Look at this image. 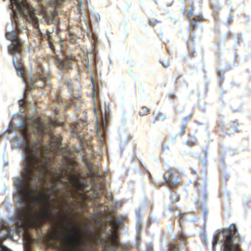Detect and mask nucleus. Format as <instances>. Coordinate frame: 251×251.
Listing matches in <instances>:
<instances>
[{
  "label": "nucleus",
  "instance_id": "nucleus-1",
  "mask_svg": "<svg viewBox=\"0 0 251 251\" xmlns=\"http://www.w3.org/2000/svg\"><path fill=\"white\" fill-rule=\"evenodd\" d=\"M19 125L23 136L21 147L24 154L22 156V177L16 178L14 182L15 190L13 196L16 199V216L21 221L32 208H40L47 202L45 190L31 181L42 183L45 172L48 173L49 170L47 164L40 163L41 146L38 136L45 133L44 125L36 121H33L30 125L28 122L21 121Z\"/></svg>",
  "mask_w": 251,
  "mask_h": 251
},
{
  "label": "nucleus",
  "instance_id": "nucleus-2",
  "mask_svg": "<svg viewBox=\"0 0 251 251\" xmlns=\"http://www.w3.org/2000/svg\"><path fill=\"white\" fill-rule=\"evenodd\" d=\"M34 6H31L26 0H10V8L12 11V19L10 23L6 26V37L11 42L8 47V50L14 56L19 53L22 50L21 40L18 32L22 31L25 26L24 21L32 25L40 30L39 22L41 16L43 21L47 24L56 25L57 20L55 17L60 11V6L65 0H34ZM77 13L85 11L83 8V0H76Z\"/></svg>",
  "mask_w": 251,
  "mask_h": 251
},
{
  "label": "nucleus",
  "instance_id": "nucleus-3",
  "mask_svg": "<svg viewBox=\"0 0 251 251\" xmlns=\"http://www.w3.org/2000/svg\"><path fill=\"white\" fill-rule=\"evenodd\" d=\"M244 238L241 237L234 224L228 228L218 230L213 235L212 250L215 251L218 243L221 247L220 251H241V244Z\"/></svg>",
  "mask_w": 251,
  "mask_h": 251
},
{
  "label": "nucleus",
  "instance_id": "nucleus-4",
  "mask_svg": "<svg viewBox=\"0 0 251 251\" xmlns=\"http://www.w3.org/2000/svg\"><path fill=\"white\" fill-rule=\"evenodd\" d=\"M93 96L94 103V112L96 119L97 136L100 141V144L101 145L106 138V133L107 131V123L110 116L109 104L108 102H104V108L103 109L100 108L101 117L99 118L98 110L96 107L95 100H94V93H93Z\"/></svg>",
  "mask_w": 251,
  "mask_h": 251
},
{
  "label": "nucleus",
  "instance_id": "nucleus-5",
  "mask_svg": "<svg viewBox=\"0 0 251 251\" xmlns=\"http://www.w3.org/2000/svg\"><path fill=\"white\" fill-rule=\"evenodd\" d=\"M13 64L15 68L17 71L18 75L22 78L25 84L30 89L34 87L35 80L32 75H26L23 69L21 63H20V65L16 64L15 63V59L13 58Z\"/></svg>",
  "mask_w": 251,
  "mask_h": 251
},
{
  "label": "nucleus",
  "instance_id": "nucleus-6",
  "mask_svg": "<svg viewBox=\"0 0 251 251\" xmlns=\"http://www.w3.org/2000/svg\"><path fill=\"white\" fill-rule=\"evenodd\" d=\"M67 84L71 96V102L75 103V106L76 108H77L78 106V108H79V104L81 103V92L77 88L75 89L71 82L67 81Z\"/></svg>",
  "mask_w": 251,
  "mask_h": 251
},
{
  "label": "nucleus",
  "instance_id": "nucleus-7",
  "mask_svg": "<svg viewBox=\"0 0 251 251\" xmlns=\"http://www.w3.org/2000/svg\"><path fill=\"white\" fill-rule=\"evenodd\" d=\"M71 230H72V234H74V233H76V239H74L73 235H71L70 236V237H69V241L71 244V250L73 251H81L79 248H78V244H79V242L78 241V239L79 238V233H78V231L77 229H76L75 228H71Z\"/></svg>",
  "mask_w": 251,
  "mask_h": 251
},
{
  "label": "nucleus",
  "instance_id": "nucleus-8",
  "mask_svg": "<svg viewBox=\"0 0 251 251\" xmlns=\"http://www.w3.org/2000/svg\"><path fill=\"white\" fill-rule=\"evenodd\" d=\"M66 59L68 62H66L65 61L62 59H58L57 60L58 68L59 70L61 71L64 69L66 70H69L71 68V67L69 63V61L74 60H76L75 57L73 54H68L66 55Z\"/></svg>",
  "mask_w": 251,
  "mask_h": 251
},
{
  "label": "nucleus",
  "instance_id": "nucleus-9",
  "mask_svg": "<svg viewBox=\"0 0 251 251\" xmlns=\"http://www.w3.org/2000/svg\"><path fill=\"white\" fill-rule=\"evenodd\" d=\"M164 180L169 187H175L179 183L180 181L178 178H176L174 180H171L168 176H164Z\"/></svg>",
  "mask_w": 251,
  "mask_h": 251
},
{
  "label": "nucleus",
  "instance_id": "nucleus-10",
  "mask_svg": "<svg viewBox=\"0 0 251 251\" xmlns=\"http://www.w3.org/2000/svg\"><path fill=\"white\" fill-rule=\"evenodd\" d=\"M110 240L111 249L114 251L115 249L119 247V243L116 235L114 234L112 237H110Z\"/></svg>",
  "mask_w": 251,
  "mask_h": 251
},
{
  "label": "nucleus",
  "instance_id": "nucleus-11",
  "mask_svg": "<svg viewBox=\"0 0 251 251\" xmlns=\"http://www.w3.org/2000/svg\"><path fill=\"white\" fill-rule=\"evenodd\" d=\"M38 78L43 82L47 83V81L50 77V75L45 73H39L37 75Z\"/></svg>",
  "mask_w": 251,
  "mask_h": 251
},
{
  "label": "nucleus",
  "instance_id": "nucleus-12",
  "mask_svg": "<svg viewBox=\"0 0 251 251\" xmlns=\"http://www.w3.org/2000/svg\"><path fill=\"white\" fill-rule=\"evenodd\" d=\"M87 166L89 170V174L92 176H96L98 175V172L97 169L94 168V165L90 162L87 163Z\"/></svg>",
  "mask_w": 251,
  "mask_h": 251
},
{
  "label": "nucleus",
  "instance_id": "nucleus-13",
  "mask_svg": "<svg viewBox=\"0 0 251 251\" xmlns=\"http://www.w3.org/2000/svg\"><path fill=\"white\" fill-rule=\"evenodd\" d=\"M93 57H89V55L88 54H86V55H84V58H83V63L87 67H88L89 65V63H93Z\"/></svg>",
  "mask_w": 251,
  "mask_h": 251
},
{
  "label": "nucleus",
  "instance_id": "nucleus-14",
  "mask_svg": "<svg viewBox=\"0 0 251 251\" xmlns=\"http://www.w3.org/2000/svg\"><path fill=\"white\" fill-rule=\"evenodd\" d=\"M131 137L129 134H127L126 133H124L122 135H121V142L123 143L124 144H126L130 140H131Z\"/></svg>",
  "mask_w": 251,
  "mask_h": 251
},
{
  "label": "nucleus",
  "instance_id": "nucleus-15",
  "mask_svg": "<svg viewBox=\"0 0 251 251\" xmlns=\"http://www.w3.org/2000/svg\"><path fill=\"white\" fill-rule=\"evenodd\" d=\"M187 120V119H185V120L184 121V122H183L182 124V126H181V129L180 130V131L179 132V133H178V135H182L184 132H185V124L186 123V121Z\"/></svg>",
  "mask_w": 251,
  "mask_h": 251
},
{
  "label": "nucleus",
  "instance_id": "nucleus-16",
  "mask_svg": "<svg viewBox=\"0 0 251 251\" xmlns=\"http://www.w3.org/2000/svg\"><path fill=\"white\" fill-rule=\"evenodd\" d=\"M180 198L178 195L176 193H172L171 196V200L174 202H176L179 201Z\"/></svg>",
  "mask_w": 251,
  "mask_h": 251
},
{
  "label": "nucleus",
  "instance_id": "nucleus-17",
  "mask_svg": "<svg viewBox=\"0 0 251 251\" xmlns=\"http://www.w3.org/2000/svg\"><path fill=\"white\" fill-rule=\"evenodd\" d=\"M193 20V25H192V27L194 28L195 26L197 24V20H201V17L200 16H198L194 18Z\"/></svg>",
  "mask_w": 251,
  "mask_h": 251
},
{
  "label": "nucleus",
  "instance_id": "nucleus-18",
  "mask_svg": "<svg viewBox=\"0 0 251 251\" xmlns=\"http://www.w3.org/2000/svg\"><path fill=\"white\" fill-rule=\"evenodd\" d=\"M74 185H75L76 187L79 188V187H82L83 185H84V183H82V182H79L78 181H76L75 182Z\"/></svg>",
  "mask_w": 251,
  "mask_h": 251
},
{
  "label": "nucleus",
  "instance_id": "nucleus-19",
  "mask_svg": "<svg viewBox=\"0 0 251 251\" xmlns=\"http://www.w3.org/2000/svg\"><path fill=\"white\" fill-rule=\"evenodd\" d=\"M222 71H218V72H217L218 75L219 77V82L220 84H221V83L223 80V78L222 77Z\"/></svg>",
  "mask_w": 251,
  "mask_h": 251
},
{
  "label": "nucleus",
  "instance_id": "nucleus-20",
  "mask_svg": "<svg viewBox=\"0 0 251 251\" xmlns=\"http://www.w3.org/2000/svg\"><path fill=\"white\" fill-rule=\"evenodd\" d=\"M170 248L171 251H177L178 249L177 246L174 244L171 245Z\"/></svg>",
  "mask_w": 251,
  "mask_h": 251
},
{
  "label": "nucleus",
  "instance_id": "nucleus-21",
  "mask_svg": "<svg viewBox=\"0 0 251 251\" xmlns=\"http://www.w3.org/2000/svg\"><path fill=\"white\" fill-rule=\"evenodd\" d=\"M94 14H95V19L97 21V22L98 23L100 22V16L99 15L98 13H97L96 12H95Z\"/></svg>",
  "mask_w": 251,
  "mask_h": 251
},
{
  "label": "nucleus",
  "instance_id": "nucleus-22",
  "mask_svg": "<svg viewBox=\"0 0 251 251\" xmlns=\"http://www.w3.org/2000/svg\"><path fill=\"white\" fill-rule=\"evenodd\" d=\"M149 110L146 107H144L143 108L142 111L140 112V114L141 115H144L145 113L148 112Z\"/></svg>",
  "mask_w": 251,
  "mask_h": 251
},
{
  "label": "nucleus",
  "instance_id": "nucleus-23",
  "mask_svg": "<svg viewBox=\"0 0 251 251\" xmlns=\"http://www.w3.org/2000/svg\"><path fill=\"white\" fill-rule=\"evenodd\" d=\"M194 142H195V141H186L185 142L184 144L189 147H192L193 145V144Z\"/></svg>",
  "mask_w": 251,
  "mask_h": 251
},
{
  "label": "nucleus",
  "instance_id": "nucleus-24",
  "mask_svg": "<svg viewBox=\"0 0 251 251\" xmlns=\"http://www.w3.org/2000/svg\"><path fill=\"white\" fill-rule=\"evenodd\" d=\"M201 210L202 212L203 213V216L204 217H205V214L206 213V209L205 208H202V207H200Z\"/></svg>",
  "mask_w": 251,
  "mask_h": 251
},
{
  "label": "nucleus",
  "instance_id": "nucleus-25",
  "mask_svg": "<svg viewBox=\"0 0 251 251\" xmlns=\"http://www.w3.org/2000/svg\"><path fill=\"white\" fill-rule=\"evenodd\" d=\"M141 226V221H140V220H138L137 221V223H136V228L137 229H139L140 228V227Z\"/></svg>",
  "mask_w": 251,
  "mask_h": 251
},
{
  "label": "nucleus",
  "instance_id": "nucleus-26",
  "mask_svg": "<svg viewBox=\"0 0 251 251\" xmlns=\"http://www.w3.org/2000/svg\"><path fill=\"white\" fill-rule=\"evenodd\" d=\"M52 191L55 192L57 191V188L56 187V185L54 182H52Z\"/></svg>",
  "mask_w": 251,
  "mask_h": 251
},
{
  "label": "nucleus",
  "instance_id": "nucleus-27",
  "mask_svg": "<svg viewBox=\"0 0 251 251\" xmlns=\"http://www.w3.org/2000/svg\"><path fill=\"white\" fill-rule=\"evenodd\" d=\"M194 9L193 8H191V9L189 10V11L188 12L187 15L189 17H191L192 16V11H193Z\"/></svg>",
  "mask_w": 251,
  "mask_h": 251
},
{
  "label": "nucleus",
  "instance_id": "nucleus-28",
  "mask_svg": "<svg viewBox=\"0 0 251 251\" xmlns=\"http://www.w3.org/2000/svg\"><path fill=\"white\" fill-rule=\"evenodd\" d=\"M24 103H25V101L24 100H21L19 101V104L21 105L23 107L25 106V104Z\"/></svg>",
  "mask_w": 251,
  "mask_h": 251
},
{
  "label": "nucleus",
  "instance_id": "nucleus-29",
  "mask_svg": "<svg viewBox=\"0 0 251 251\" xmlns=\"http://www.w3.org/2000/svg\"><path fill=\"white\" fill-rule=\"evenodd\" d=\"M73 131V136H78V137H79L80 136V135H77L76 132L77 131L75 129H74Z\"/></svg>",
  "mask_w": 251,
  "mask_h": 251
},
{
  "label": "nucleus",
  "instance_id": "nucleus-30",
  "mask_svg": "<svg viewBox=\"0 0 251 251\" xmlns=\"http://www.w3.org/2000/svg\"><path fill=\"white\" fill-rule=\"evenodd\" d=\"M177 215L180 217V218L183 219V214H181L179 211H177Z\"/></svg>",
  "mask_w": 251,
  "mask_h": 251
},
{
  "label": "nucleus",
  "instance_id": "nucleus-31",
  "mask_svg": "<svg viewBox=\"0 0 251 251\" xmlns=\"http://www.w3.org/2000/svg\"><path fill=\"white\" fill-rule=\"evenodd\" d=\"M203 194H204V199H205V200H206V199H207V198H208V194H207L206 192H205V191L203 192Z\"/></svg>",
  "mask_w": 251,
  "mask_h": 251
},
{
  "label": "nucleus",
  "instance_id": "nucleus-32",
  "mask_svg": "<svg viewBox=\"0 0 251 251\" xmlns=\"http://www.w3.org/2000/svg\"><path fill=\"white\" fill-rule=\"evenodd\" d=\"M55 142H56V143L57 144H59L61 143V140L60 138H57V139H56V140L55 141Z\"/></svg>",
  "mask_w": 251,
  "mask_h": 251
},
{
  "label": "nucleus",
  "instance_id": "nucleus-33",
  "mask_svg": "<svg viewBox=\"0 0 251 251\" xmlns=\"http://www.w3.org/2000/svg\"><path fill=\"white\" fill-rule=\"evenodd\" d=\"M57 176H56V179H58V180H59V177L60 176L62 175V174H56Z\"/></svg>",
  "mask_w": 251,
  "mask_h": 251
},
{
  "label": "nucleus",
  "instance_id": "nucleus-34",
  "mask_svg": "<svg viewBox=\"0 0 251 251\" xmlns=\"http://www.w3.org/2000/svg\"><path fill=\"white\" fill-rule=\"evenodd\" d=\"M162 64L163 66L165 67H168L169 65V63L168 62H167L166 64H163V63H162Z\"/></svg>",
  "mask_w": 251,
  "mask_h": 251
},
{
  "label": "nucleus",
  "instance_id": "nucleus-35",
  "mask_svg": "<svg viewBox=\"0 0 251 251\" xmlns=\"http://www.w3.org/2000/svg\"><path fill=\"white\" fill-rule=\"evenodd\" d=\"M169 97L173 98L175 96V95L172 93H170L169 94Z\"/></svg>",
  "mask_w": 251,
  "mask_h": 251
},
{
  "label": "nucleus",
  "instance_id": "nucleus-36",
  "mask_svg": "<svg viewBox=\"0 0 251 251\" xmlns=\"http://www.w3.org/2000/svg\"><path fill=\"white\" fill-rule=\"evenodd\" d=\"M2 238L0 236V247L2 246Z\"/></svg>",
  "mask_w": 251,
  "mask_h": 251
},
{
  "label": "nucleus",
  "instance_id": "nucleus-37",
  "mask_svg": "<svg viewBox=\"0 0 251 251\" xmlns=\"http://www.w3.org/2000/svg\"><path fill=\"white\" fill-rule=\"evenodd\" d=\"M53 31H49V30H46V32H47L48 34H50Z\"/></svg>",
  "mask_w": 251,
  "mask_h": 251
},
{
  "label": "nucleus",
  "instance_id": "nucleus-38",
  "mask_svg": "<svg viewBox=\"0 0 251 251\" xmlns=\"http://www.w3.org/2000/svg\"><path fill=\"white\" fill-rule=\"evenodd\" d=\"M160 22L158 21V20H155L154 21H152L151 22V23L152 24H154L155 23H160Z\"/></svg>",
  "mask_w": 251,
  "mask_h": 251
},
{
  "label": "nucleus",
  "instance_id": "nucleus-39",
  "mask_svg": "<svg viewBox=\"0 0 251 251\" xmlns=\"http://www.w3.org/2000/svg\"><path fill=\"white\" fill-rule=\"evenodd\" d=\"M231 18L230 17L228 18L227 19V23H228V24H229V23L231 22Z\"/></svg>",
  "mask_w": 251,
  "mask_h": 251
},
{
  "label": "nucleus",
  "instance_id": "nucleus-40",
  "mask_svg": "<svg viewBox=\"0 0 251 251\" xmlns=\"http://www.w3.org/2000/svg\"><path fill=\"white\" fill-rule=\"evenodd\" d=\"M57 100L59 102H60V101L61 102H62V100L59 98L58 96H57Z\"/></svg>",
  "mask_w": 251,
  "mask_h": 251
},
{
  "label": "nucleus",
  "instance_id": "nucleus-41",
  "mask_svg": "<svg viewBox=\"0 0 251 251\" xmlns=\"http://www.w3.org/2000/svg\"><path fill=\"white\" fill-rule=\"evenodd\" d=\"M195 141V142L196 141V137L194 136H193L192 141Z\"/></svg>",
  "mask_w": 251,
  "mask_h": 251
},
{
  "label": "nucleus",
  "instance_id": "nucleus-42",
  "mask_svg": "<svg viewBox=\"0 0 251 251\" xmlns=\"http://www.w3.org/2000/svg\"><path fill=\"white\" fill-rule=\"evenodd\" d=\"M176 136H174V137L172 138V141H174L176 140Z\"/></svg>",
  "mask_w": 251,
  "mask_h": 251
},
{
  "label": "nucleus",
  "instance_id": "nucleus-43",
  "mask_svg": "<svg viewBox=\"0 0 251 251\" xmlns=\"http://www.w3.org/2000/svg\"><path fill=\"white\" fill-rule=\"evenodd\" d=\"M204 242L205 244H206L207 240H206V238L205 237H204Z\"/></svg>",
  "mask_w": 251,
  "mask_h": 251
},
{
  "label": "nucleus",
  "instance_id": "nucleus-44",
  "mask_svg": "<svg viewBox=\"0 0 251 251\" xmlns=\"http://www.w3.org/2000/svg\"><path fill=\"white\" fill-rule=\"evenodd\" d=\"M207 151H205L204 152V155H205V156H206V154H207Z\"/></svg>",
  "mask_w": 251,
  "mask_h": 251
},
{
  "label": "nucleus",
  "instance_id": "nucleus-45",
  "mask_svg": "<svg viewBox=\"0 0 251 251\" xmlns=\"http://www.w3.org/2000/svg\"><path fill=\"white\" fill-rule=\"evenodd\" d=\"M204 163L206 164V160H204V161H203V164H204Z\"/></svg>",
  "mask_w": 251,
  "mask_h": 251
},
{
  "label": "nucleus",
  "instance_id": "nucleus-46",
  "mask_svg": "<svg viewBox=\"0 0 251 251\" xmlns=\"http://www.w3.org/2000/svg\"><path fill=\"white\" fill-rule=\"evenodd\" d=\"M171 5H172V4L171 3H168V6H171Z\"/></svg>",
  "mask_w": 251,
  "mask_h": 251
},
{
  "label": "nucleus",
  "instance_id": "nucleus-47",
  "mask_svg": "<svg viewBox=\"0 0 251 251\" xmlns=\"http://www.w3.org/2000/svg\"><path fill=\"white\" fill-rule=\"evenodd\" d=\"M24 99H26V98H25V95L24 96Z\"/></svg>",
  "mask_w": 251,
  "mask_h": 251
}]
</instances>
